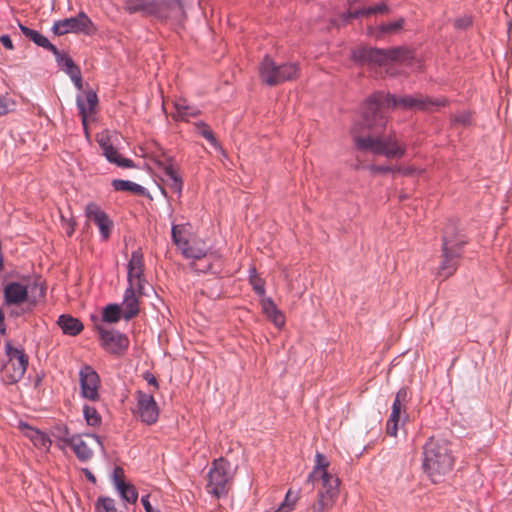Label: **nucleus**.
I'll return each mask as SVG.
<instances>
[{
  "mask_svg": "<svg viewBox=\"0 0 512 512\" xmlns=\"http://www.w3.org/2000/svg\"><path fill=\"white\" fill-rule=\"evenodd\" d=\"M428 104L440 106L443 101L405 96L397 98L393 95L377 94L362 106V118L368 129L384 127L387 122L385 107L402 106L404 108L424 109Z\"/></svg>",
  "mask_w": 512,
  "mask_h": 512,
  "instance_id": "1",
  "label": "nucleus"
},
{
  "mask_svg": "<svg viewBox=\"0 0 512 512\" xmlns=\"http://www.w3.org/2000/svg\"><path fill=\"white\" fill-rule=\"evenodd\" d=\"M330 462L327 457L321 453L315 455V466L308 475L307 481L313 485L319 481L321 486L318 488V497L316 503L312 506V512H327L330 510L339 494V479L329 471Z\"/></svg>",
  "mask_w": 512,
  "mask_h": 512,
  "instance_id": "2",
  "label": "nucleus"
},
{
  "mask_svg": "<svg viewBox=\"0 0 512 512\" xmlns=\"http://www.w3.org/2000/svg\"><path fill=\"white\" fill-rule=\"evenodd\" d=\"M454 456L447 442L430 438L423 446L422 468L433 483H441L454 467Z\"/></svg>",
  "mask_w": 512,
  "mask_h": 512,
  "instance_id": "3",
  "label": "nucleus"
},
{
  "mask_svg": "<svg viewBox=\"0 0 512 512\" xmlns=\"http://www.w3.org/2000/svg\"><path fill=\"white\" fill-rule=\"evenodd\" d=\"M351 133L358 149L369 151L376 155H383L387 158H401L405 154V146L400 144L395 135L387 136H359L358 125L354 124Z\"/></svg>",
  "mask_w": 512,
  "mask_h": 512,
  "instance_id": "4",
  "label": "nucleus"
},
{
  "mask_svg": "<svg viewBox=\"0 0 512 512\" xmlns=\"http://www.w3.org/2000/svg\"><path fill=\"white\" fill-rule=\"evenodd\" d=\"M352 58L360 63L387 66L392 63L409 64L413 54L411 50L404 47L387 50L362 47L352 52Z\"/></svg>",
  "mask_w": 512,
  "mask_h": 512,
  "instance_id": "5",
  "label": "nucleus"
},
{
  "mask_svg": "<svg viewBox=\"0 0 512 512\" xmlns=\"http://www.w3.org/2000/svg\"><path fill=\"white\" fill-rule=\"evenodd\" d=\"M4 304L7 306L22 305L26 302L35 305L38 298L44 297V289L36 281L23 278L9 281L4 285Z\"/></svg>",
  "mask_w": 512,
  "mask_h": 512,
  "instance_id": "6",
  "label": "nucleus"
},
{
  "mask_svg": "<svg viewBox=\"0 0 512 512\" xmlns=\"http://www.w3.org/2000/svg\"><path fill=\"white\" fill-rule=\"evenodd\" d=\"M58 439L63 446L70 447L81 462H87L92 458L94 446L104 450L100 437L95 434H70L68 429L64 428Z\"/></svg>",
  "mask_w": 512,
  "mask_h": 512,
  "instance_id": "7",
  "label": "nucleus"
},
{
  "mask_svg": "<svg viewBox=\"0 0 512 512\" xmlns=\"http://www.w3.org/2000/svg\"><path fill=\"white\" fill-rule=\"evenodd\" d=\"M465 240L462 236H455L448 230L445 231L442 244L443 260L437 270V277L445 280L452 276L457 269V261L460 257L459 250L464 245Z\"/></svg>",
  "mask_w": 512,
  "mask_h": 512,
  "instance_id": "8",
  "label": "nucleus"
},
{
  "mask_svg": "<svg viewBox=\"0 0 512 512\" xmlns=\"http://www.w3.org/2000/svg\"><path fill=\"white\" fill-rule=\"evenodd\" d=\"M261 80L269 86L294 80L299 75V67L296 63H284L277 65L270 57L266 56L259 66Z\"/></svg>",
  "mask_w": 512,
  "mask_h": 512,
  "instance_id": "9",
  "label": "nucleus"
},
{
  "mask_svg": "<svg viewBox=\"0 0 512 512\" xmlns=\"http://www.w3.org/2000/svg\"><path fill=\"white\" fill-rule=\"evenodd\" d=\"M5 353L8 359L2 367V378L6 384H14L24 376L28 358L23 349L13 347L10 341L5 343Z\"/></svg>",
  "mask_w": 512,
  "mask_h": 512,
  "instance_id": "10",
  "label": "nucleus"
},
{
  "mask_svg": "<svg viewBox=\"0 0 512 512\" xmlns=\"http://www.w3.org/2000/svg\"><path fill=\"white\" fill-rule=\"evenodd\" d=\"M52 31L56 35L73 33L91 36L96 33L97 27L90 17L85 12L81 11L77 16L55 21L52 26Z\"/></svg>",
  "mask_w": 512,
  "mask_h": 512,
  "instance_id": "11",
  "label": "nucleus"
},
{
  "mask_svg": "<svg viewBox=\"0 0 512 512\" xmlns=\"http://www.w3.org/2000/svg\"><path fill=\"white\" fill-rule=\"evenodd\" d=\"M232 479V469L228 461L223 458L215 460L209 471L208 491L216 497L227 493V485Z\"/></svg>",
  "mask_w": 512,
  "mask_h": 512,
  "instance_id": "12",
  "label": "nucleus"
},
{
  "mask_svg": "<svg viewBox=\"0 0 512 512\" xmlns=\"http://www.w3.org/2000/svg\"><path fill=\"white\" fill-rule=\"evenodd\" d=\"M135 401L133 415L147 425L156 423L159 418V407L153 395L138 390L135 392Z\"/></svg>",
  "mask_w": 512,
  "mask_h": 512,
  "instance_id": "13",
  "label": "nucleus"
},
{
  "mask_svg": "<svg viewBox=\"0 0 512 512\" xmlns=\"http://www.w3.org/2000/svg\"><path fill=\"white\" fill-rule=\"evenodd\" d=\"M80 395L90 401L99 400L101 385L98 373L89 365H83L79 370Z\"/></svg>",
  "mask_w": 512,
  "mask_h": 512,
  "instance_id": "14",
  "label": "nucleus"
},
{
  "mask_svg": "<svg viewBox=\"0 0 512 512\" xmlns=\"http://www.w3.org/2000/svg\"><path fill=\"white\" fill-rule=\"evenodd\" d=\"M143 267L142 251L140 249L133 251L127 264V287L137 288L139 294H144Z\"/></svg>",
  "mask_w": 512,
  "mask_h": 512,
  "instance_id": "15",
  "label": "nucleus"
},
{
  "mask_svg": "<svg viewBox=\"0 0 512 512\" xmlns=\"http://www.w3.org/2000/svg\"><path fill=\"white\" fill-rule=\"evenodd\" d=\"M406 400L407 390L402 388L396 393L392 404L391 414L386 424V432L392 437L397 436L399 425L406 419V413L403 408V403Z\"/></svg>",
  "mask_w": 512,
  "mask_h": 512,
  "instance_id": "16",
  "label": "nucleus"
},
{
  "mask_svg": "<svg viewBox=\"0 0 512 512\" xmlns=\"http://www.w3.org/2000/svg\"><path fill=\"white\" fill-rule=\"evenodd\" d=\"M155 164L160 170V177L164 185L168 187L171 191L175 192L178 195V197H180L183 188V181L177 169L174 167L171 159H157L155 160Z\"/></svg>",
  "mask_w": 512,
  "mask_h": 512,
  "instance_id": "17",
  "label": "nucleus"
},
{
  "mask_svg": "<svg viewBox=\"0 0 512 512\" xmlns=\"http://www.w3.org/2000/svg\"><path fill=\"white\" fill-rule=\"evenodd\" d=\"M102 347L109 353L120 354L128 348L129 341L127 337L114 330H105L99 328Z\"/></svg>",
  "mask_w": 512,
  "mask_h": 512,
  "instance_id": "18",
  "label": "nucleus"
},
{
  "mask_svg": "<svg viewBox=\"0 0 512 512\" xmlns=\"http://www.w3.org/2000/svg\"><path fill=\"white\" fill-rule=\"evenodd\" d=\"M97 142L101 147L105 158L119 167L132 168L134 167L133 161L123 157L111 144L108 132H102L97 137Z\"/></svg>",
  "mask_w": 512,
  "mask_h": 512,
  "instance_id": "19",
  "label": "nucleus"
},
{
  "mask_svg": "<svg viewBox=\"0 0 512 512\" xmlns=\"http://www.w3.org/2000/svg\"><path fill=\"white\" fill-rule=\"evenodd\" d=\"M85 215L98 226L101 237L107 239L113 226L107 214L97 204L88 203L85 207Z\"/></svg>",
  "mask_w": 512,
  "mask_h": 512,
  "instance_id": "20",
  "label": "nucleus"
},
{
  "mask_svg": "<svg viewBox=\"0 0 512 512\" xmlns=\"http://www.w3.org/2000/svg\"><path fill=\"white\" fill-rule=\"evenodd\" d=\"M405 23V19L403 17H399L392 21L383 22L379 25L369 26L367 28V34L375 39H381L388 35H396L403 30Z\"/></svg>",
  "mask_w": 512,
  "mask_h": 512,
  "instance_id": "21",
  "label": "nucleus"
},
{
  "mask_svg": "<svg viewBox=\"0 0 512 512\" xmlns=\"http://www.w3.org/2000/svg\"><path fill=\"white\" fill-rule=\"evenodd\" d=\"M156 15L160 18L172 19L181 23L184 19V8L179 0L160 1Z\"/></svg>",
  "mask_w": 512,
  "mask_h": 512,
  "instance_id": "22",
  "label": "nucleus"
},
{
  "mask_svg": "<svg viewBox=\"0 0 512 512\" xmlns=\"http://www.w3.org/2000/svg\"><path fill=\"white\" fill-rule=\"evenodd\" d=\"M142 294L138 293L137 288L127 287L124 292L121 309L123 311V317L129 320L135 317L139 312V296Z\"/></svg>",
  "mask_w": 512,
  "mask_h": 512,
  "instance_id": "23",
  "label": "nucleus"
},
{
  "mask_svg": "<svg viewBox=\"0 0 512 512\" xmlns=\"http://www.w3.org/2000/svg\"><path fill=\"white\" fill-rule=\"evenodd\" d=\"M55 56L57 59L58 66L65 73H67L69 75V77L71 78V80L74 83V85L76 86V88L78 90H81L82 89L81 72H80L79 68L74 64L73 60L65 54H60L58 51H57V55H55Z\"/></svg>",
  "mask_w": 512,
  "mask_h": 512,
  "instance_id": "24",
  "label": "nucleus"
},
{
  "mask_svg": "<svg viewBox=\"0 0 512 512\" xmlns=\"http://www.w3.org/2000/svg\"><path fill=\"white\" fill-rule=\"evenodd\" d=\"M97 102V95L94 91H87L84 96L77 97V107L81 114L84 127L87 125L88 117L94 113Z\"/></svg>",
  "mask_w": 512,
  "mask_h": 512,
  "instance_id": "25",
  "label": "nucleus"
},
{
  "mask_svg": "<svg viewBox=\"0 0 512 512\" xmlns=\"http://www.w3.org/2000/svg\"><path fill=\"white\" fill-rule=\"evenodd\" d=\"M19 429L24 434V436H26L33 442V444L37 448L44 450L49 449L51 441L45 433L29 426L27 423L24 422L19 423Z\"/></svg>",
  "mask_w": 512,
  "mask_h": 512,
  "instance_id": "26",
  "label": "nucleus"
},
{
  "mask_svg": "<svg viewBox=\"0 0 512 512\" xmlns=\"http://www.w3.org/2000/svg\"><path fill=\"white\" fill-rule=\"evenodd\" d=\"M174 109L173 118L175 120L188 121L189 118L200 114V109L190 105L184 98H178L174 101Z\"/></svg>",
  "mask_w": 512,
  "mask_h": 512,
  "instance_id": "27",
  "label": "nucleus"
},
{
  "mask_svg": "<svg viewBox=\"0 0 512 512\" xmlns=\"http://www.w3.org/2000/svg\"><path fill=\"white\" fill-rule=\"evenodd\" d=\"M159 2L157 0H126L125 9L129 13L141 12L144 14H155L158 11Z\"/></svg>",
  "mask_w": 512,
  "mask_h": 512,
  "instance_id": "28",
  "label": "nucleus"
},
{
  "mask_svg": "<svg viewBox=\"0 0 512 512\" xmlns=\"http://www.w3.org/2000/svg\"><path fill=\"white\" fill-rule=\"evenodd\" d=\"M261 306L264 314L277 328H282L284 326L285 317L271 298L263 297L261 300Z\"/></svg>",
  "mask_w": 512,
  "mask_h": 512,
  "instance_id": "29",
  "label": "nucleus"
},
{
  "mask_svg": "<svg viewBox=\"0 0 512 512\" xmlns=\"http://www.w3.org/2000/svg\"><path fill=\"white\" fill-rule=\"evenodd\" d=\"M19 28L21 32L29 38L31 41H33L36 45L45 48L49 51H51L54 55H57V48L50 43L47 37L42 35L36 30L30 29L22 24L19 23Z\"/></svg>",
  "mask_w": 512,
  "mask_h": 512,
  "instance_id": "30",
  "label": "nucleus"
},
{
  "mask_svg": "<svg viewBox=\"0 0 512 512\" xmlns=\"http://www.w3.org/2000/svg\"><path fill=\"white\" fill-rule=\"evenodd\" d=\"M207 251L208 249L203 241L190 239L188 244L181 250V253L188 259L200 260L207 256Z\"/></svg>",
  "mask_w": 512,
  "mask_h": 512,
  "instance_id": "31",
  "label": "nucleus"
},
{
  "mask_svg": "<svg viewBox=\"0 0 512 512\" xmlns=\"http://www.w3.org/2000/svg\"><path fill=\"white\" fill-rule=\"evenodd\" d=\"M57 323L65 335L76 336L83 330V324L70 315L59 316Z\"/></svg>",
  "mask_w": 512,
  "mask_h": 512,
  "instance_id": "32",
  "label": "nucleus"
},
{
  "mask_svg": "<svg viewBox=\"0 0 512 512\" xmlns=\"http://www.w3.org/2000/svg\"><path fill=\"white\" fill-rule=\"evenodd\" d=\"M190 231L191 226L188 223L172 226V240L180 251L190 241Z\"/></svg>",
  "mask_w": 512,
  "mask_h": 512,
  "instance_id": "33",
  "label": "nucleus"
},
{
  "mask_svg": "<svg viewBox=\"0 0 512 512\" xmlns=\"http://www.w3.org/2000/svg\"><path fill=\"white\" fill-rule=\"evenodd\" d=\"M112 186L116 191H127L137 195H143L146 191L143 186L129 180L115 179Z\"/></svg>",
  "mask_w": 512,
  "mask_h": 512,
  "instance_id": "34",
  "label": "nucleus"
},
{
  "mask_svg": "<svg viewBox=\"0 0 512 512\" xmlns=\"http://www.w3.org/2000/svg\"><path fill=\"white\" fill-rule=\"evenodd\" d=\"M298 499V493L288 490L284 500L277 508H272L264 512H292L296 507Z\"/></svg>",
  "mask_w": 512,
  "mask_h": 512,
  "instance_id": "35",
  "label": "nucleus"
},
{
  "mask_svg": "<svg viewBox=\"0 0 512 512\" xmlns=\"http://www.w3.org/2000/svg\"><path fill=\"white\" fill-rule=\"evenodd\" d=\"M195 129L196 131L204 137L216 150L222 151V147L219 144V142L216 140V138L213 135V132L209 128V126L203 122L199 121L195 123Z\"/></svg>",
  "mask_w": 512,
  "mask_h": 512,
  "instance_id": "36",
  "label": "nucleus"
},
{
  "mask_svg": "<svg viewBox=\"0 0 512 512\" xmlns=\"http://www.w3.org/2000/svg\"><path fill=\"white\" fill-rule=\"evenodd\" d=\"M116 490L124 501L128 503H135L137 501L138 493L132 484L127 482L117 484Z\"/></svg>",
  "mask_w": 512,
  "mask_h": 512,
  "instance_id": "37",
  "label": "nucleus"
},
{
  "mask_svg": "<svg viewBox=\"0 0 512 512\" xmlns=\"http://www.w3.org/2000/svg\"><path fill=\"white\" fill-rule=\"evenodd\" d=\"M122 315L123 311L121 306L117 304H109L104 308L102 318L105 322L115 323L120 320Z\"/></svg>",
  "mask_w": 512,
  "mask_h": 512,
  "instance_id": "38",
  "label": "nucleus"
},
{
  "mask_svg": "<svg viewBox=\"0 0 512 512\" xmlns=\"http://www.w3.org/2000/svg\"><path fill=\"white\" fill-rule=\"evenodd\" d=\"M83 415L87 425L95 427L101 424V416L94 407L84 405Z\"/></svg>",
  "mask_w": 512,
  "mask_h": 512,
  "instance_id": "39",
  "label": "nucleus"
},
{
  "mask_svg": "<svg viewBox=\"0 0 512 512\" xmlns=\"http://www.w3.org/2000/svg\"><path fill=\"white\" fill-rule=\"evenodd\" d=\"M96 512H117L114 500L109 497H100L95 505Z\"/></svg>",
  "mask_w": 512,
  "mask_h": 512,
  "instance_id": "40",
  "label": "nucleus"
},
{
  "mask_svg": "<svg viewBox=\"0 0 512 512\" xmlns=\"http://www.w3.org/2000/svg\"><path fill=\"white\" fill-rule=\"evenodd\" d=\"M251 283H252V286H253V289L255 290V292L257 294H259L260 296H264L265 294V288H264V284L263 282L256 278V277H252L251 276Z\"/></svg>",
  "mask_w": 512,
  "mask_h": 512,
  "instance_id": "41",
  "label": "nucleus"
},
{
  "mask_svg": "<svg viewBox=\"0 0 512 512\" xmlns=\"http://www.w3.org/2000/svg\"><path fill=\"white\" fill-rule=\"evenodd\" d=\"M369 170L372 173H390L395 172V167L393 166H384V165H371Z\"/></svg>",
  "mask_w": 512,
  "mask_h": 512,
  "instance_id": "42",
  "label": "nucleus"
},
{
  "mask_svg": "<svg viewBox=\"0 0 512 512\" xmlns=\"http://www.w3.org/2000/svg\"><path fill=\"white\" fill-rule=\"evenodd\" d=\"M112 481L115 488H117V484H123L125 482L123 478V470L120 467H116L114 469L112 474Z\"/></svg>",
  "mask_w": 512,
  "mask_h": 512,
  "instance_id": "43",
  "label": "nucleus"
},
{
  "mask_svg": "<svg viewBox=\"0 0 512 512\" xmlns=\"http://www.w3.org/2000/svg\"><path fill=\"white\" fill-rule=\"evenodd\" d=\"M1 44L8 50H13L14 45L9 35H1L0 36Z\"/></svg>",
  "mask_w": 512,
  "mask_h": 512,
  "instance_id": "44",
  "label": "nucleus"
},
{
  "mask_svg": "<svg viewBox=\"0 0 512 512\" xmlns=\"http://www.w3.org/2000/svg\"><path fill=\"white\" fill-rule=\"evenodd\" d=\"M141 502L146 512H160L159 510L152 507V505L149 502L148 495L142 496Z\"/></svg>",
  "mask_w": 512,
  "mask_h": 512,
  "instance_id": "45",
  "label": "nucleus"
},
{
  "mask_svg": "<svg viewBox=\"0 0 512 512\" xmlns=\"http://www.w3.org/2000/svg\"><path fill=\"white\" fill-rule=\"evenodd\" d=\"M471 22L472 21L470 17L459 18L455 20V26L457 28H466L471 24Z\"/></svg>",
  "mask_w": 512,
  "mask_h": 512,
  "instance_id": "46",
  "label": "nucleus"
},
{
  "mask_svg": "<svg viewBox=\"0 0 512 512\" xmlns=\"http://www.w3.org/2000/svg\"><path fill=\"white\" fill-rule=\"evenodd\" d=\"M396 171L403 175H412L416 172V169L414 167H395Z\"/></svg>",
  "mask_w": 512,
  "mask_h": 512,
  "instance_id": "47",
  "label": "nucleus"
},
{
  "mask_svg": "<svg viewBox=\"0 0 512 512\" xmlns=\"http://www.w3.org/2000/svg\"><path fill=\"white\" fill-rule=\"evenodd\" d=\"M144 379L148 382V384L154 386L156 389L158 388V382L153 374L147 372L144 374Z\"/></svg>",
  "mask_w": 512,
  "mask_h": 512,
  "instance_id": "48",
  "label": "nucleus"
},
{
  "mask_svg": "<svg viewBox=\"0 0 512 512\" xmlns=\"http://www.w3.org/2000/svg\"><path fill=\"white\" fill-rule=\"evenodd\" d=\"M9 111L8 103L0 96V116L5 115Z\"/></svg>",
  "mask_w": 512,
  "mask_h": 512,
  "instance_id": "49",
  "label": "nucleus"
},
{
  "mask_svg": "<svg viewBox=\"0 0 512 512\" xmlns=\"http://www.w3.org/2000/svg\"><path fill=\"white\" fill-rule=\"evenodd\" d=\"M456 121L457 122H461L463 124H466V123L469 122V115L465 114V115L459 116V117L456 118Z\"/></svg>",
  "mask_w": 512,
  "mask_h": 512,
  "instance_id": "50",
  "label": "nucleus"
},
{
  "mask_svg": "<svg viewBox=\"0 0 512 512\" xmlns=\"http://www.w3.org/2000/svg\"><path fill=\"white\" fill-rule=\"evenodd\" d=\"M74 232V224L69 222L66 227V233L70 236Z\"/></svg>",
  "mask_w": 512,
  "mask_h": 512,
  "instance_id": "51",
  "label": "nucleus"
},
{
  "mask_svg": "<svg viewBox=\"0 0 512 512\" xmlns=\"http://www.w3.org/2000/svg\"><path fill=\"white\" fill-rule=\"evenodd\" d=\"M84 472L90 481L95 482L94 475L88 469H84Z\"/></svg>",
  "mask_w": 512,
  "mask_h": 512,
  "instance_id": "52",
  "label": "nucleus"
},
{
  "mask_svg": "<svg viewBox=\"0 0 512 512\" xmlns=\"http://www.w3.org/2000/svg\"><path fill=\"white\" fill-rule=\"evenodd\" d=\"M210 269V266H204L203 268H197V270L201 271V272H206Z\"/></svg>",
  "mask_w": 512,
  "mask_h": 512,
  "instance_id": "53",
  "label": "nucleus"
}]
</instances>
